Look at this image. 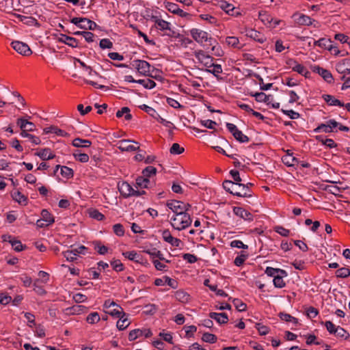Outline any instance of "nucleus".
I'll list each match as a JSON object with an SVG mask.
<instances>
[{
    "instance_id": "8fccbe9b",
    "label": "nucleus",
    "mask_w": 350,
    "mask_h": 350,
    "mask_svg": "<svg viewBox=\"0 0 350 350\" xmlns=\"http://www.w3.org/2000/svg\"><path fill=\"white\" fill-rule=\"evenodd\" d=\"M218 5L221 10L225 11L226 14H228L230 11H232V10H233V5L228 3L225 1H220L218 3Z\"/></svg>"
},
{
    "instance_id": "aec40b11",
    "label": "nucleus",
    "mask_w": 350,
    "mask_h": 350,
    "mask_svg": "<svg viewBox=\"0 0 350 350\" xmlns=\"http://www.w3.org/2000/svg\"><path fill=\"white\" fill-rule=\"evenodd\" d=\"M322 98L329 106L344 107V103L336 98L334 96L329 94H323Z\"/></svg>"
},
{
    "instance_id": "0e129e2a",
    "label": "nucleus",
    "mask_w": 350,
    "mask_h": 350,
    "mask_svg": "<svg viewBox=\"0 0 350 350\" xmlns=\"http://www.w3.org/2000/svg\"><path fill=\"white\" fill-rule=\"evenodd\" d=\"M75 158L82 163H87L89 161V156L85 153H74Z\"/></svg>"
},
{
    "instance_id": "58836bf2",
    "label": "nucleus",
    "mask_w": 350,
    "mask_h": 350,
    "mask_svg": "<svg viewBox=\"0 0 350 350\" xmlns=\"http://www.w3.org/2000/svg\"><path fill=\"white\" fill-rule=\"evenodd\" d=\"M137 83L142 85L145 88L149 90L153 89L156 86V83L150 79H147L146 80L139 79L137 81Z\"/></svg>"
},
{
    "instance_id": "bb28decb",
    "label": "nucleus",
    "mask_w": 350,
    "mask_h": 350,
    "mask_svg": "<svg viewBox=\"0 0 350 350\" xmlns=\"http://www.w3.org/2000/svg\"><path fill=\"white\" fill-rule=\"evenodd\" d=\"M72 146L77 148H88L92 145V142L88 139H83L81 138H75L72 141Z\"/></svg>"
},
{
    "instance_id": "5701e85b",
    "label": "nucleus",
    "mask_w": 350,
    "mask_h": 350,
    "mask_svg": "<svg viewBox=\"0 0 350 350\" xmlns=\"http://www.w3.org/2000/svg\"><path fill=\"white\" fill-rule=\"evenodd\" d=\"M3 241H8L15 251L21 252L23 250V246L20 241L12 239L11 236H3Z\"/></svg>"
},
{
    "instance_id": "2eb2a0df",
    "label": "nucleus",
    "mask_w": 350,
    "mask_h": 350,
    "mask_svg": "<svg viewBox=\"0 0 350 350\" xmlns=\"http://www.w3.org/2000/svg\"><path fill=\"white\" fill-rule=\"evenodd\" d=\"M233 213L237 216L243 219L245 221H250L253 220V215L242 207H234Z\"/></svg>"
},
{
    "instance_id": "1a4fd4ad",
    "label": "nucleus",
    "mask_w": 350,
    "mask_h": 350,
    "mask_svg": "<svg viewBox=\"0 0 350 350\" xmlns=\"http://www.w3.org/2000/svg\"><path fill=\"white\" fill-rule=\"evenodd\" d=\"M132 64L140 75L150 76V64L146 61L136 59L133 62Z\"/></svg>"
},
{
    "instance_id": "864d4df0",
    "label": "nucleus",
    "mask_w": 350,
    "mask_h": 350,
    "mask_svg": "<svg viewBox=\"0 0 350 350\" xmlns=\"http://www.w3.org/2000/svg\"><path fill=\"white\" fill-rule=\"evenodd\" d=\"M141 109L145 111L148 114L153 117L154 118H157L156 115H157V111L152 107L144 104L139 107Z\"/></svg>"
},
{
    "instance_id": "dca6fc26",
    "label": "nucleus",
    "mask_w": 350,
    "mask_h": 350,
    "mask_svg": "<svg viewBox=\"0 0 350 350\" xmlns=\"http://www.w3.org/2000/svg\"><path fill=\"white\" fill-rule=\"evenodd\" d=\"M295 21L299 25H310L312 24V19L305 14L296 13L293 15Z\"/></svg>"
},
{
    "instance_id": "473e14b6",
    "label": "nucleus",
    "mask_w": 350,
    "mask_h": 350,
    "mask_svg": "<svg viewBox=\"0 0 350 350\" xmlns=\"http://www.w3.org/2000/svg\"><path fill=\"white\" fill-rule=\"evenodd\" d=\"M319 47L324 49H327L328 51L333 50L332 41L330 39L323 38L319 40Z\"/></svg>"
},
{
    "instance_id": "774afa93",
    "label": "nucleus",
    "mask_w": 350,
    "mask_h": 350,
    "mask_svg": "<svg viewBox=\"0 0 350 350\" xmlns=\"http://www.w3.org/2000/svg\"><path fill=\"white\" fill-rule=\"evenodd\" d=\"M256 328L258 329L260 335H266L269 331V328L267 326L263 325L260 323H256Z\"/></svg>"
},
{
    "instance_id": "4c0bfd02",
    "label": "nucleus",
    "mask_w": 350,
    "mask_h": 350,
    "mask_svg": "<svg viewBox=\"0 0 350 350\" xmlns=\"http://www.w3.org/2000/svg\"><path fill=\"white\" fill-rule=\"evenodd\" d=\"M206 71L212 73L215 77L218 78L219 74L222 72V68L220 64H215L213 63V66H211V68H208Z\"/></svg>"
},
{
    "instance_id": "052dcab7",
    "label": "nucleus",
    "mask_w": 350,
    "mask_h": 350,
    "mask_svg": "<svg viewBox=\"0 0 350 350\" xmlns=\"http://www.w3.org/2000/svg\"><path fill=\"white\" fill-rule=\"evenodd\" d=\"M252 96H254L256 101L258 102L267 103L269 101V96L263 92H257L254 94H252Z\"/></svg>"
},
{
    "instance_id": "c756f323",
    "label": "nucleus",
    "mask_w": 350,
    "mask_h": 350,
    "mask_svg": "<svg viewBox=\"0 0 350 350\" xmlns=\"http://www.w3.org/2000/svg\"><path fill=\"white\" fill-rule=\"evenodd\" d=\"M122 254L125 258L131 260L139 263L142 262V258L139 254H137V253L135 251L126 252H124Z\"/></svg>"
},
{
    "instance_id": "e2e57ef3",
    "label": "nucleus",
    "mask_w": 350,
    "mask_h": 350,
    "mask_svg": "<svg viewBox=\"0 0 350 350\" xmlns=\"http://www.w3.org/2000/svg\"><path fill=\"white\" fill-rule=\"evenodd\" d=\"M275 231L282 237H288L290 234V230L284 228L283 226H278L275 227Z\"/></svg>"
},
{
    "instance_id": "5fc2aeb1",
    "label": "nucleus",
    "mask_w": 350,
    "mask_h": 350,
    "mask_svg": "<svg viewBox=\"0 0 350 350\" xmlns=\"http://www.w3.org/2000/svg\"><path fill=\"white\" fill-rule=\"evenodd\" d=\"M226 42L228 45L239 48V38L234 36H229L226 39Z\"/></svg>"
},
{
    "instance_id": "338daca9",
    "label": "nucleus",
    "mask_w": 350,
    "mask_h": 350,
    "mask_svg": "<svg viewBox=\"0 0 350 350\" xmlns=\"http://www.w3.org/2000/svg\"><path fill=\"white\" fill-rule=\"evenodd\" d=\"M113 229L114 233L119 237H122L124 234L123 226L120 224H115L113 227Z\"/></svg>"
},
{
    "instance_id": "2f4dec72",
    "label": "nucleus",
    "mask_w": 350,
    "mask_h": 350,
    "mask_svg": "<svg viewBox=\"0 0 350 350\" xmlns=\"http://www.w3.org/2000/svg\"><path fill=\"white\" fill-rule=\"evenodd\" d=\"M350 59H345L338 63L336 66V70L340 74H347L346 66H349Z\"/></svg>"
},
{
    "instance_id": "f704fd0d",
    "label": "nucleus",
    "mask_w": 350,
    "mask_h": 350,
    "mask_svg": "<svg viewBox=\"0 0 350 350\" xmlns=\"http://www.w3.org/2000/svg\"><path fill=\"white\" fill-rule=\"evenodd\" d=\"M97 27V25L95 22L86 18H83L82 26H81V29H89V30H94Z\"/></svg>"
},
{
    "instance_id": "f257e3e1",
    "label": "nucleus",
    "mask_w": 350,
    "mask_h": 350,
    "mask_svg": "<svg viewBox=\"0 0 350 350\" xmlns=\"http://www.w3.org/2000/svg\"><path fill=\"white\" fill-rule=\"evenodd\" d=\"M223 187L226 191L239 197L248 198L252 196V192L248 189V185L225 180L223 183Z\"/></svg>"
},
{
    "instance_id": "ea45409f",
    "label": "nucleus",
    "mask_w": 350,
    "mask_h": 350,
    "mask_svg": "<svg viewBox=\"0 0 350 350\" xmlns=\"http://www.w3.org/2000/svg\"><path fill=\"white\" fill-rule=\"evenodd\" d=\"M283 163L288 166H294L299 163L295 157L291 155H286L282 158Z\"/></svg>"
},
{
    "instance_id": "bf43d9fd",
    "label": "nucleus",
    "mask_w": 350,
    "mask_h": 350,
    "mask_svg": "<svg viewBox=\"0 0 350 350\" xmlns=\"http://www.w3.org/2000/svg\"><path fill=\"white\" fill-rule=\"evenodd\" d=\"M64 256L66 258L68 261H74L77 259V255L74 252V250H68L64 252H63Z\"/></svg>"
},
{
    "instance_id": "4be33fe9",
    "label": "nucleus",
    "mask_w": 350,
    "mask_h": 350,
    "mask_svg": "<svg viewBox=\"0 0 350 350\" xmlns=\"http://www.w3.org/2000/svg\"><path fill=\"white\" fill-rule=\"evenodd\" d=\"M166 8L170 12L178 14L180 16L183 17L187 15V14L183 10L179 8L178 5L176 3H168L167 5H166Z\"/></svg>"
},
{
    "instance_id": "9d476101",
    "label": "nucleus",
    "mask_w": 350,
    "mask_h": 350,
    "mask_svg": "<svg viewBox=\"0 0 350 350\" xmlns=\"http://www.w3.org/2000/svg\"><path fill=\"white\" fill-rule=\"evenodd\" d=\"M339 125V123L334 119L329 120L325 123L321 124L316 129H314V133H331L334 131Z\"/></svg>"
},
{
    "instance_id": "20e7f679",
    "label": "nucleus",
    "mask_w": 350,
    "mask_h": 350,
    "mask_svg": "<svg viewBox=\"0 0 350 350\" xmlns=\"http://www.w3.org/2000/svg\"><path fill=\"white\" fill-rule=\"evenodd\" d=\"M118 190L121 195L124 198H129L131 196H140L146 193L145 191L135 190L133 187L127 182H122L118 184Z\"/></svg>"
},
{
    "instance_id": "a19ab883",
    "label": "nucleus",
    "mask_w": 350,
    "mask_h": 350,
    "mask_svg": "<svg viewBox=\"0 0 350 350\" xmlns=\"http://www.w3.org/2000/svg\"><path fill=\"white\" fill-rule=\"evenodd\" d=\"M124 114H125L124 118L126 120H129L132 118V116L130 113V109L129 107H124L120 110L118 111L116 113V116L118 118H121Z\"/></svg>"
},
{
    "instance_id": "603ef678",
    "label": "nucleus",
    "mask_w": 350,
    "mask_h": 350,
    "mask_svg": "<svg viewBox=\"0 0 350 350\" xmlns=\"http://www.w3.org/2000/svg\"><path fill=\"white\" fill-rule=\"evenodd\" d=\"M184 150V148L180 147V146L178 144L174 143L170 148V152L172 154H180L183 153Z\"/></svg>"
},
{
    "instance_id": "c9c22d12",
    "label": "nucleus",
    "mask_w": 350,
    "mask_h": 350,
    "mask_svg": "<svg viewBox=\"0 0 350 350\" xmlns=\"http://www.w3.org/2000/svg\"><path fill=\"white\" fill-rule=\"evenodd\" d=\"M287 275H282V274L279 273L275 278H273V284L275 287L282 288L285 286L286 283L283 280L284 277H286Z\"/></svg>"
},
{
    "instance_id": "7c9ffc66",
    "label": "nucleus",
    "mask_w": 350,
    "mask_h": 350,
    "mask_svg": "<svg viewBox=\"0 0 350 350\" xmlns=\"http://www.w3.org/2000/svg\"><path fill=\"white\" fill-rule=\"evenodd\" d=\"M265 273L275 278L278 274L281 273L282 275H287V273L285 270L280 269H275L273 267H268L266 268Z\"/></svg>"
},
{
    "instance_id": "b1692460",
    "label": "nucleus",
    "mask_w": 350,
    "mask_h": 350,
    "mask_svg": "<svg viewBox=\"0 0 350 350\" xmlns=\"http://www.w3.org/2000/svg\"><path fill=\"white\" fill-rule=\"evenodd\" d=\"M315 70L327 83H332L333 81L332 75V73L329 70H327L326 69H324L323 68H321L319 66L317 67Z\"/></svg>"
},
{
    "instance_id": "c85d7f7f",
    "label": "nucleus",
    "mask_w": 350,
    "mask_h": 350,
    "mask_svg": "<svg viewBox=\"0 0 350 350\" xmlns=\"http://www.w3.org/2000/svg\"><path fill=\"white\" fill-rule=\"evenodd\" d=\"M175 298L182 303H187L190 299L189 295L183 290H178L175 293Z\"/></svg>"
},
{
    "instance_id": "de8ad7c7",
    "label": "nucleus",
    "mask_w": 350,
    "mask_h": 350,
    "mask_svg": "<svg viewBox=\"0 0 350 350\" xmlns=\"http://www.w3.org/2000/svg\"><path fill=\"white\" fill-rule=\"evenodd\" d=\"M99 314L96 312L90 313L86 318V321L88 323L94 324L100 321Z\"/></svg>"
},
{
    "instance_id": "423d86ee",
    "label": "nucleus",
    "mask_w": 350,
    "mask_h": 350,
    "mask_svg": "<svg viewBox=\"0 0 350 350\" xmlns=\"http://www.w3.org/2000/svg\"><path fill=\"white\" fill-rule=\"evenodd\" d=\"M116 146L122 152H133L139 150V143L130 139L120 140Z\"/></svg>"
},
{
    "instance_id": "72a5a7b5",
    "label": "nucleus",
    "mask_w": 350,
    "mask_h": 350,
    "mask_svg": "<svg viewBox=\"0 0 350 350\" xmlns=\"http://www.w3.org/2000/svg\"><path fill=\"white\" fill-rule=\"evenodd\" d=\"M259 18L265 25H270L273 22V18L267 12H259Z\"/></svg>"
},
{
    "instance_id": "f8f14e48",
    "label": "nucleus",
    "mask_w": 350,
    "mask_h": 350,
    "mask_svg": "<svg viewBox=\"0 0 350 350\" xmlns=\"http://www.w3.org/2000/svg\"><path fill=\"white\" fill-rule=\"evenodd\" d=\"M195 56L204 66L211 68V66H213V58L207 55L204 51L202 50L198 51L196 52Z\"/></svg>"
},
{
    "instance_id": "a18cd8bd",
    "label": "nucleus",
    "mask_w": 350,
    "mask_h": 350,
    "mask_svg": "<svg viewBox=\"0 0 350 350\" xmlns=\"http://www.w3.org/2000/svg\"><path fill=\"white\" fill-rule=\"evenodd\" d=\"M338 278H346L350 275V269L347 267H342L336 271Z\"/></svg>"
},
{
    "instance_id": "f03ea898",
    "label": "nucleus",
    "mask_w": 350,
    "mask_h": 350,
    "mask_svg": "<svg viewBox=\"0 0 350 350\" xmlns=\"http://www.w3.org/2000/svg\"><path fill=\"white\" fill-rule=\"evenodd\" d=\"M190 212L174 215L171 217V225L177 230H183L188 228L192 222Z\"/></svg>"
},
{
    "instance_id": "c03bdc74",
    "label": "nucleus",
    "mask_w": 350,
    "mask_h": 350,
    "mask_svg": "<svg viewBox=\"0 0 350 350\" xmlns=\"http://www.w3.org/2000/svg\"><path fill=\"white\" fill-rule=\"evenodd\" d=\"M150 180L145 176H139L136 179V185L137 187L147 188Z\"/></svg>"
},
{
    "instance_id": "37998d69",
    "label": "nucleus",
    "mask_w": 350,
    "mask_h": 350,
    "mask_svg": "<svg viewBox=\"0 0 350 350\" xmlns=\"http://www.w3.org/2000/svg\"><path fill=\"white\" fill-rule=\"evenodd\" d=\"M42 219L47 222L48 224H53L54 222V217L53 215L46 209L42 211L41 213Z\"/></svg>"
},
{
    "instance_id": "0eeeda50",
    "label": "nucleus",
    "mask_w": 350,
    "mask_h": 350,
    "mask_svg": "<svg viewBox=\"0 0 350 350\" xmlns=\"http://www.w3.org/2000/svg\"><path fill=\"white\" fill-rule=\"evenodd\" d=\"M155 27L163 31H165V35L172 36L174 31L171 29V24L162 18L154 17V18Z\"/></svg>"
},
{
    "instance_id": "f3484780",
    "label": "nucleus",
    "mask_w": 350,
    "mask_h": 350,
    "mask_svg": "<svg viewBox=\"0 0 350 350\" xmlns=\"http://www.w3.org/2000/svg\"><path fill=\"white\" fill-rule=\"evenodd\" d=\"M288 64L292 67L293 70L298 72L299 74L303 76H306V75L309 73L306 68H305L301 64H298L295 61L291 59L288 62Z\"/></svg>"
},
{
    "instance_id": "a878e982",
    "label": "nucleus",
    "mask_w": 350,
    "mask_h": 350,
    "mask_svg": "<svg viewBox=\"0 0 350 350\" xmlns=\"http://www.w3.org/2000/svg\"><path fill=\"white\" fill-rule=\"evenodd\" d=\"M44 133H54L58 136H62V137H66V136L68 135V134L66 131H64L55 126H51L49 127L44 128Z\"/></svg>"
},
{
    "instance_id": "a211bd4d",
    "label": "nucleus",
    "mask_w": 350,
    "mask_h": 350,
    "mask_svg": "<svg viewBox=\"0 0 350 350\" xmlns=\"http://www.w3.org/2000/svg\"><path fill=\"white\" fill-rule=\"evenodd\" d=\"M58 40L60 42L64 43L72 48L78 46V41L77 39L64 34H61Z\"/></svg>"
},
{
    "instance_id": "4468645a",
    "label": "nucleus",
    "mask_w": 350,
    "mask_h": 350,
    "mask_svg": "<svg viewBox=\"0 0 350 350\" xmlns=\"http://www.w3.org/2000/svg\"><path fill=\"white\" fill-rule=\"evenodd\" d=\"M162 237L165 241L167 242L173 247L179 248L182 245L181 241L177 238L172 237L170 232L168 230H165L163 231Z\"/></svg>"
},
{
    "instance_id": "49530a36",
    "label": "nucleus",
    "mask_w": 350,
    "mask_h": 350,
    "mask_svg": "<svg viewBox=\"0 0 350 350\" xmlns=\"http://www.w3.org/2000/svg\"><path fill=\"white\" fill-rule=\"evenodd\" d=\"M280 318L286 322H292L294 324H297L298 323L297 319L293 317H292L291 314L284 312H280L279 314Z\"/></svg>"
},
{
    "instance_id": "412c9836",
    "label": "nucleus",
    "mask_w": 350,
    "mask_h": 350,
    "mask_svg": "<svg viewBox=\"0 0 350 350\" xmlns=\"http://www.w3.org/2000/svg\"><path fill=\"white\" fill-rule=\"evenodd\" d=\"M209 317L219 324H225L228 321V315L226 313L211 312Z\"/></svg>"
},
{
    "instance_id": "393cba45",
    "label": "nucleus",
    "mask_w": 350,
    "mask_h": 350,
    "mask_svg": "<svg viewBox=\"0 0 350 350\" xmlns=\"http://www.w3.org/2000/svg\"><path fill=\"white\" fill-rule=\"evenodd\" d=\"M35 155L39 157L42 160H50L55 157V154L49 148H44L35 153Z\"/></svg>"
},
{
    "instance_id": "6e6552de",
    "label": "nucleus",
    "mask_w": 350,
    "mask_h": 350,
    "mask_svg": "<svg viewBox=\"0 0 350 350\" xmlns=\"http://www.w3.org/2000/svg\"><path fill=\"white\" fill-rule=\"evenodd\" d=\"M226 127L232 133L234 137L241 143L249 142V137L244 135L242 131L238 129L236 125L232 123H226Z\"/></svg>"
},
{
    "instance_id": "39448f33",
    "label": "nucleus",
    "mask_w": 350,
    "mask_h": 350,
    "mask_svg": "<svg viewBox=\"0 0 350 350\" xmlns=\"http://www.w3.org/2000/svg\"><path fill=\"white\" fill-rule=\"evenodd\" d=\"M167 206L173 211L174 215L190 212L191 209L190 204L176 200L167 202Z\"/></svg>"
},
{
    "instance_id": "13d9d810",
    "label": "nucleus",
    "mask_w": 350,
    "mask_h": 350,
    "mask_svg": "<svg viewBox=\"0 0 350 350\" xmlns=\"http://www.w3.org/2000/svg\"><path fill=\"white\" fill-rule=\"evenodd\" d=\"M232 303L239 312H243L246 310V304L242 302L241 300L238 299H233Z\"/></svg>"
},
{
    "instance_id": "680f3d73",
    "label": "nucleus",
    "mask_w": 350,
    "mask_h": 350,
    "mask_svg": "<svg viewBox=\"0 0 350 350\" xmlns=\"http://www.w3.org/2000/svg\"><path fill=\"white\" fill-rule=\"evenodd\" d=\"M94 245L95 250H96L100 254L103 255L108 251V248L105 245H101L98 241L94 242Z\"/></svg>"
},
{
    "instance_id": "6ab92c4d",
    "label": "nucleus",
    "mask_w": 350,
    "mask_h": 350,
    "mask_svg": "<svg viewBox=\"0 0 350 350\" xmlns=\"http://www.w3.org/2000/svg\"><path fill=\"white\" fill-rule=\"evenodd\" d=\"M246 36L260 43H263L265 40L264 36L259 31L250 29L246 31Z\"/></svg>"
},
{
    "instance_id": "79ce46f5",
    "label": "nucleus",
    "mask_w": 350,
    "mask_h": 350,
    "mask_svg": "<svg viewBox=\"0 0 350 350\" xmlns=\"http://www.w3.org/2000/svg\"><path fill=\"white\" fill-rule=\"evenodd\" d=\"M12 198L20 204H25L27 203V198L18 191L13 193Z\"/></svg>"
},
{
    "instance_id": "7ed1b4c3",
    "label": "nucleus",
    "mask_w": 350,
    "mask_h": 350,
    "mask_svg": "<svg viewBox=\"0 0 350 350\" xmlns=\"http://www.w3.org/2000/svg\"><path fill=\"white\" fill-rule=\"evenodd\" d=\"M190 34L197 42L200 44L208 42V45L212 46L213 51L215 50V46L213 44L216 42L213 38L208 36L207 32L194 28L190 30Z\"/></svg>"
},
{
    "instance_id": "69168bd1",
    "label": "nucleus",
    "mask_w": 350,
    "mask_h": 350,
    "mask_svg": "<svg viewBox=\"0 0 350 350\" xmlns=\"http://www.w3.org/2000/svg\"><path fill=\"white\" fill-rule=\"evenodd\" d=\"M99 46L101 49H111L113 46V43L107 38H104L100 40Z\"/></svg>"
},
{
    "instance_id": "09e8293b",
    "label": "nucleus",
    "mask_w": 350,
    "mask_h": 350,
    "mask_svg": "<svg viewBox=\"0 0 350 350\" xmlns=\"http://www.w3.org/2000/svg\"><path fill=\"white\" fill-rule=\"evenodd\" d=\"M317 139L319 140V142H321L323 144H324L325 146H326L330 148H334L336 146V144L332 139H323L321 136H317Z\"/></svg>"
},
{
    "instance_id": "3c124183",
    "label": "nucleus",
    "mask_w": 350,
    "mask_h": 350,
    "mask_svg": "<svg viewBox=\"0 0 350 350\" xmlns=\"http://www.w3.org/2000/svg\"><path fill=\"white\" fill-rule=\"evenodd\" d=\"M157 173V169L153 166H148L142 171V174L144 176L148 178L152 175H155Z\"/></svg>"
},
{
    "instance_id": "e433bc0d",
    "label": "nucleus",
    "mask_w": 350,
    "mask_h": 350,
    "mask_svg": "<svg viewBox=\"0 0 350 350\" xmlns=\"http://www.w3.org/2000/svg\"><path fill=\"white\" fill-rule=\"evenodd\" d=\"M59 168H61V174L66 178H70L73 176V171L71 168L66 166H61L59 165H56L55 171Z\"/></svg>"
},
{
    "instance_id": "cd10ccee",
    "label": "nucleus",
    "mask_w": 350,
    "mask_h": 350,
    "mask_svg": "<svg viewBox=\"0 0 350 350\" xmlns=\"http://www.w3.org/2000/svg\"><path fill=\"white\" fill-rule=\"evenodd\" d=\"M120 319L117 322V327L120 330H124L126 329L130 324V321H129L125 313L119 317Z\"/></svg>"
},
{
    "instance_id": "4d7b16f0",
    "label": "nucleus",
    "mask_w": 350,
    "mask_h": 350,
    "mask_svg": "<svg viewBox=\"0 0 350 350\" xmlns=\"http://www.w3.org/2000/svg\"><path fill=\"white\" fill-rule=\"evenodd\" d=\"M203 341L209 343H214L217 341L215 335L210 333H204L202 337Z\"/></svg>"
},
{
    "instance_id": "ddd939ff",
    "label": "nucleus",
    "mask_w": 350,
    "mask_h": 350,
    "mask_svg": "<svg viewBox=\"0 0 350 350\" xmlns=\"http://www.w3.org/2000/svg\"><path fill=\"white\" fill-rule=\"evenodd\" d=\"M152 332L149 329H135L130 332L129 335V340L130 341H133L142 336H144L146 338H149L152 336Z\"/></svg>"
},
{
    "instance_id": "6e6d98bb",
    "label": "nucleus",
    "mask_w": 350,
    "mask_h": 350,
    "mask_svg": "<svg viewBox=\"0 0 350 350\" xmlns=\"http://www.w3.org/2000/svg\"><path fill=\"white\" fill-rule=\"evenodd\" d=\"M334 334L337 337H340L344 339H347L349 337V334L347 332V331L340 326H337Z\"/></svg>"
},
{
    "instance_id": "9b49d317",
    "label": "nucleus",
    "mask_w": 350,
    "mask_h": 350,
    "mask_svg": "<svg viewBox=\"0 0 350 350\" xmlns=\"http://www.w3.org/2000/svg\"><path fill=\"white\" fill-rule=\"evenodd\" d=\"M11 45L17 53L22 55L29 56L32 53L29 46L25 42L13 41L12 42Z\"/></svg>"
}]
</instances>
